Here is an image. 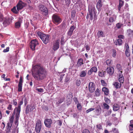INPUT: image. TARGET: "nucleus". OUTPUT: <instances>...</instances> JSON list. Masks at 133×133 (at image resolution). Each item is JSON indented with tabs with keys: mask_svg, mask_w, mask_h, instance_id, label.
<instances>
[{
	"mask_svg": "<svg viewBox=\"0 0 133 133\" xmlns=\"http://www.w3.org/2000/svg\"><path fill=\"white\" fill-rule=\"evenodd\" d=\"M107 73L110 75H112L114 72V68L112 67H109L107 69Z\"/></svg>",
	"mask_w": 133,
	"mask_h": 133,
	"instance_id": "2eb2a0df",
	"label": "nucleus"
},
{
	"mask_svg": "<svg viewBox=\"0 0 133 133\" xmlns=\"http://www.w3.org/2000/svg\"><path fill=\"white\" fill-rule=\"evenodd\" d=\"M119 108V105L117 104H115L113 105V110L114 111H116L118 110Z\"/></svg>",
	"mask_w": 133,
	"mask_h": 133,
	"instance_id": "393cba45",
	"label": "nucleus"
},
{
	"mask_svg": "<svg viewBox=\"0 0 133 133\" xmlns=\"http://www.w3.org/2000/svg\"><path fill=\"white\" fill-rule=\"evenodd\" d=\"M12 104L15 105H16L17 104V100L16 99H13L12 101Z\"/></svg>",
	"mask_w": 133,
	"mask_h": 133,
	"instance_id": "603ef678",
	"label": "nucleus"
},
{
	"mask_svg": "<svg viewBox=\"0 0 133 133\" xmlns=\"http://www.w3.org/2000/svg\"><path fill=\"white\" fill-rule=\"evenodd\" d=\"M124 2L121 0L119 1V5L118 6V8L119 11H120L121 10V7L123 5Z\"/></svg>",
	"mask_w": 133,
	"mask_h": 133,
	"instance_id": "b1692460",
	"label": "nucleus"
},
{
	"mask_svg": "<svg viewBox=\"0 0 133 133\" xmlns=\"http://www.w3.org/2000/svg\"><path fill=\"white\" fill-rule=\"evenodd\" d=\"M104 100L106 103L108 104H109L110 102V100L107 98H105Z\"/></svg>",
	"mask_w": 133,
	"mask_h": 133,
	"instance_id": "3c124183",
	"label": "nucleus"
},
{
	"mask_svg": "<svg viewBox=\"0 0 133 133\" xmlns=\"http://www.w3.org/2000/svg\"><path fill=\"white\" fill-rule=\"evenodd\" d=\"M102 6V3L101 0H98L96 5V7L98 11H100L101 9V7Z\"/></svg>",
	"mask_w": 133,
	"mask_h": 133,
	"instance_id": "dca6fc26",
	"label": "nucleus"
},
{
	"mask_svg": "<svg viewBox=\"0 0 133 133\" xmlns=\"http://www.w3.org/2000/svg\"><path fill=\"white\" fill-rule=\"evenodd\" d=\"M125 46L126 48V50L125 52V55L127 57H128L130 55L129 47L127 44H125Z\"/></svg>",
	"mask_w": 133,
	"mask_h": 133,
	"instance_id": "6ab92c4d",
	"label": "nucleus"
},
{
	"mask_svg": "<svg viewBox=\"0 0 133 133\" xmlns=\"http://www.w3.org/2000/svg\"><path fill=\"white\" fill-rule=\"evenodd\" d=\"M5 18L4 17L3 15L1 13H0V22H2L3 21Z\"/></svg>",
	"mask_w": 133,
	"mask_h": 133,
	"instance_id": "a19ab883",
	"label": "nucleus"
},
{
	"mask_svg": "<svg viewBox=\"0 0 133 133\" xmlns=\"http://www.w3.org/2000/svg\"><path fill=\"white\" fill-rule=\"evenodd\" d=\"M86 72L85 71H82L81 72L80 76L82 77H85L86 75Z\"/></svg>",
	"mask_w": 133,
	"mask_h": 133,
	"instance_id": "72a5a7b5",
	"label": "nucleus"
},
{
	"mask_svg": "<svg viewBox=\"0 0 133 133\" xmlns=\"http://www.w3.org/2000/svg\"><path fill=\"white\" fill-rule=\"evenodd\" d=\"M95 94L97 96H99L100 95L99 90L97 88L96 89L95 91Z\"/></svg>",
	"mask_w": 133,
	"mask_h": 133,
	"instance_id": "ea45409f",
	"label": "nucleus"
},
{
	"mask_svg": "<svg viewBox=\"0 0 133 133\" xmlns=\"http://www.w3.org/2000/svg\"><path fill=\"white\" fill-rule=\"evenodd\" d=\"M22 84H18V91L20 92L22 91Z\"/></svg>",
	"mask_w": 133,
	"mask_h": 133,
	"instance_id": "e433bc0d",
	"label": "nucleus"
},
{
	"mask_svg": "<svg viewBox=\"0 0 133 133\" xmlns=\"http://www.w3.org/2000/svg\"><path fill=\"white\" fill-rule=\"evenodd\" d=\"M9 47H7L5 49H4L3 51V52H7L9 51Z\"/></svg>",
	"mask_w": 133,
	"mask_h": 133,
	"instance_id": "0e129e2a",
	"label": "nucleus"
},
{
	"mask_svg": "<svg viewBox=\"0 0 133 133\" xmlns=\"http://www.w3.org/2000/svg\"><path fill=\"white\" fill-rule=\"evenodd\" d=\"M21 21H19L15 23V27L16 28H19L20 26Z\"/></svg>",
	"mask_w": 133,
	"mask_h": 133,
	"instance_id": "7c9ffc66",
	"label": "nucleus"
},
{
	"mask_svg": "<svg viewBox=\"0 0 133 133\" xmlns=\"http://www.w3.org/2000/svg\"><path fill=\"white\" fill-rule=\"evenodd\" d=\"M123 25V24L120 23H117L116 25V26L118 29L120 28Z\"/></svg>",
	"mask_w": 133,
	"mask_h": 133,
	"instance_id": "a18cd8bd",
	"label": "nucleus"
},
{
	"mask_svg": "<svg viewBox=\"0 0 133 133\" xmlns=\"http://www.w3.org/2000/svg\"><path fill=\"white\" fill-rule=\"evenodd\" d=\"M12 125L7 124L6 126V133H15V131L14 130L11 129V127Z\"/></svg>",
	"mask_w": 133,
	"mask_h": 133,
	"instance_id": "f8f14e48",
	"label": "nucleus"
},
{
	"mask_svg": "<svg viewBox=\"0 0 133 133\" xmlns=\"http://www.w3.org/2000/svg\"><path fill=\"white\" fill-rule=\"evenodd\" d=\"M101 82L102 85L104 86H106L107 85V84L103 80H101Z\"/></svg>",
	"mask_w": 133,
	"mask_h": 133,
	"instance_id": "09e8293b",
	"label": "nucleus"
},
{
	"mask_svg": "<svg viewBox=\"0 0 133 133\" xmlns=\"http://www.w3.org/2000/svg\"><path fill=\"white\" fill-rule=\"evenodd\" d=\"M44 122L46 127L50 128L52 123V120L51 119H46L44 120Z\"/></svg>",
	"mask_w": 133,
	"mask_h": 133,
	"instance_id": "9d476101",
	"label": "nucleus"
},
{
	"mask_svg": "<svg viewBox=\"0 0 133 133\" xmlns=\"http://www.w3.org/2000/svg\"><path fill=\"white\" fill-rule=\"evenodd\" d=\"M75 16V12L74 11H72L71 12V17L74 18Z\"/></svg>",
	"mask_w": 133,
	"mask_h": 133,
	"instance_id": "6e6d98bb",
	"label": "nucleus"
},
{
	"mask_svg": "<svg viewBox=\"0 0 133 133\" xmlns=\"http://www.w3.org/2000/svg\"><path fill=\"white\" fill-rule=\"evenodd\" d=\"M97 35L98 37H103V32L101 31H99L97 33Z\"/></svg>",
	"mask_w": 133,
	"mask_h": 133,
	"instance_id": "c9c22d12",
	"label": "nucleus"
},
{
	"mask_svg": "<svg viewBox=\"0 0 133 133\" xmlns=\"http://www.w3.org/2000/svg\"><path fill=\"white\" fill-rule=\"evenodd\" d=\"M39 10L42 12V14L45 16H46L48 14V10L47 8L42 5H40L39 6Z\"/></svg>",
	"mask_w": 133,
	"mask_h": 133,
	"instance_id": "423d86ee",
	"label": "nucleus"
},
{
	"mask_svg": "<svg viewBox=\"0 0 133 133\" xmlns=\"http://www.w3.org/2000/svg\"><path fill=\"white\" fill-rule=\"evenodd\" d=\"M106 72L105 71H99L98 72V75L99 76L104 77L105 76Z\"/></svg>",
	"mask_w": 133,
	"mask_h": 133,
	"instance_id": "c85d7f7f",
	"label": "nucleus"
},
{
	"mask_svg": "<svg viewBox=\"0 0 133 133\" xmlns=\"http://www.w3.org/2000/svg\"><path fill=\"white\" fill-rule=\"evenodd\" d=\"M116 55V51L114 49L112 50V55L113 57H115Z\"/></svg>",
	"mask_w": 133,
	"mask_h": 133,
	"instance_id": "37998d69",
	"label": "nucleus"
},
{
	"mask_svg": "<svg viewBox=\"0 0 133 133\" xmlns=\"http://www.w3.org/2000/svg\"><path fill=\"white\" fill-rule=\"evenodd\" d=\"M97 127L98 129L99 130H101L102 129V127L100 124H98L97 125Z\"/></svg>",
	"mask_w": 133,
	"mask_h": 133,
	"instance_id": "864d4df0",
	"label": "nucleus"
},
{
	"mask_svg": "<svg viewBox=\"0 0 133 133\" xmlns=\"http://www.w3.org/2000/svg\"><path fill=\"white\" fill-rule=\"evenodd\" d=\"M121 83H120L119 84V83L117 82H115L114 83V85L116 89L119 88L121 87Z\"/></svg>",
	"mask_w": 133,
	"mask_h": 133,
	"instance_id": "cd10ccee",
	"label": "nucleus"
},
{
	"mask_svg": "<svg viewBox=\"0 0 133 133\" xmlns=\"http://www.w3.org/2000/svg\"><path fill=\"white\" fill-rule=\"evenodd\" d=\"M93 71H92L91 69H90V70H89L88 72V74L89 75H91L92 72H93Z\"/></svg>",
	"mask_w": 133,
	"mask_h": 133,
	"instance_id": "69168bd1",
	"label": "nucleus"
},
{
	"mask_svg": "<svg viewBox=\"0 0 133 133\" xmlns=\"http://www.w3.org/2000/svg\"><path fill=\"white\" fill-rule=\"evenodd\" d=\"M89 90L90 92H94L95 89V84L92 82H89L88 85Z\"/></svg>",
	"mask_w": 133,
	"mask_h": 133,
	"instance_id": "1a4fd4ad",
	"label": "nucleus"
},
{
	"mask_svg": "<svg viewBox=\"0 0 133 133\" xmlns=\"http://www.w3.org/2000/svg\"><path fill=\"white\" fill-rule=\"evenodd\" d=\"M12 108V105L11 104L9 105L8 107H7V109L10 110H11Z\"/></svg>",
	"mask_w": 133,
	"mask_h": 133,
	"instance_id": "774afa93",
	"label": "nucleus"
},
{
	"mask_svg": "<svg viewBox=\"0 0 133 133\" xmlns=\"http://www.w3.org/2000/svg\"><path fill=\"white\" fill-rule=\"evenodd\" d=\"M95 7L94 5L89 6V12L92 13H94V15L95 14L96 12L95 11Z\"/></svg>",
	"mask_w": 133,
	"mask_h": 133,
	"instance_id": "f3484780",
	"label": "nucleus"
},
{
	"mask_svg": "<svg viewBox=\"0 0 133 133\" xmlns=\"http://www.w3.org/2000/svg\"><path fill=\"white\" fill-rule=\"evenodd\" d=\"M22 101L18 103V105L17 107H16L15 109H16V113L15 115V124L17 125L18 124V121L19 117V114L21 111V105L23 104Z\"/></svg>",
	"mask_w": 133,
	"mask_h": 133,
	"instance_id": "7ed1b4c3",
	"label": "nucleus"
},
{
	"mask_svg": "<svg viewBox=\"0 0 133 133\" xmlns=\"http://www.w3.org/2000/svg\"><path fill=\"white\" fill-rule=\"evenodd\" d=\"M76 28V26L74 25L71 26L70 27L68 32V37L69 38L71 36L74 30Z\"/></svg>",
	"mask_w": 133,
	"mask_h": 133,
	"instance_id": "9b49d317",
	"label": "nucleus"
},
{
	"mask_svg": "<svg viewBox=\"0 0 133 133\" xmlns=\"http://www.w3.org/2000/svg\"><path fill=\"white\" fill-rule=\"evenodd\" d=\"M127 32L128 35L130 36H131L133 35V31L130 29H129L127 30Z\"/></svg>",
	"mask_w": 133,
	"mask_h": 133,
	"instance_id": "473e14b6",
	"label": "nucleus"
},
{
	"mask_svg": "<svg viewBox=\"0 0 133 133\" xmlns=\"http://www.w3.org/2000/svg\"><path fill=\"white\" fill-rule=\"evenodd\" d=\"M116 68L118 71H120L119 74H121L122 73V69L121 66L119 64H117L116 65Z\"/></svg>",
	"mask_w": 133,
	"mask_h": 133,
	"instance_id": "bb28decb",
	"label": "nucleus"
},
{
	"mask_svg": "<svg viewBox=\"0 0 133 133\" xmlns=\"http://www.w3.org/2000/svg\"><path fill=\"white\" fill-rule=\"evenodd\" d=\"M12 11L14 13L17 14L18 13V11L16 9V6L14 7L12 9H11Z\"/></svg>",
	"mask_w": 133,
	"mask_h": 133,
	"instance_id": "f704fd0d",
	"label": "nucleus"
},
{
	"mask_svg": "<svg viewBox=\"0 0 133 133\" xmlns=\"http://www.w3.org/2000/svg\"><path fill=\"white\" fill-rule=\"evenodd\" d=\"M65 2L66 5L68 6L70 3V0H66Z\"/></svg>",
	"mask_w": 133,
	"mask_h": 133,
	"instance_id": "13d9d810",
	"label": "nucleus"
},
{
	"mask_svg": "<svg viewBox=\"0 0 133 133\" xmlns=\"http://www.w3.org/2000/svg\"><path fill=\"white\" fill-rule=\"evenodd\" d=\"M129 129L130 130H133V124H130L129 126Z\"/></svg>",
	"mask_w": 133,
	"mask_h": 133,
	"instance_id": "5fc2aeb1",
	"label": "nucleus"
},
{
	"mask_svg": "<svg viewBox=\"0 0 133 133\" xmlns=\"http://www.w3.org/2000/svg\"><path fill=\"white\" fill-rule=\"evenodd\" d=\"M35 108V106L33 105L32 106H30L28 105L26 108V112H28L29 111H32Z\"/></svg>",
	"mask_w": 133,
	"mask_h": 133,
	"instance_id": "a211bd4d",
	"label": "nucleus"
},
{
	"mask_svg": "<svg viewBox=\"0 0 133 133\" xmlns=\"http://www.w3.org/2000/svg\"><path fill=\"white\" fill-rule=\"evenodd\" d=\"M23 80H22V77H20L19 78V81L18 84H22L23 82Z\"/></svg>",
	"mask_w": 133,
	"mask_h": 133,
	"instance_id": "052dcab7",
	"label": "nucleus"
},
{
	"mask_svg": "<svg viewBox=\"0 0 133 133\" xmlns=\"http://www.w3.org/2000/svg\"><path fill=\"white\" fill-rule=\"evenodd\" d=\"M53 22L55 24H58L62 21L61 18L57 14H54L52 17Z\"/></svg>",
	"mask_w": 133,
	"mask_h": 133,
	"instance_id": "20e7f679",
	"label": "nucleus"
},
{
	"mask_svg": "<svg viewBox=\"0 0 133 133\" xmlns=\"http://www.w3.org/2000/svg\"><path fill=\"white\" fill-rule=\"evenodd\" d=\"M81 81L80 80H77L76 81V84L77 86H79L81 84Z\"/></svg>",
	"mask_w": 133,
	"mask_h": 133,
	"instance_id": "8fccbe9b",
	"label": "nucleus"
},
{
	"mask_svg": "<svg viewBox=\"0 0 133 133\" xmlns=\"http://www.w3.org/2000/svg\"><path fill=\"white\" fill-rule=\"evenodd\" d=\"M47 74L46 69L40 65H37L32 67V74L35 80H42L46 77Z\"/></svg>",
	"mask_w": 133,
	"mask_h": 133,
	"instance_id": "f257e3e1",
	"label": "nucleus"
},
{
	"mask_svg": "<svg viewBox=\"0 0 133 133\" xmlns=\"http://www.w3.org/2000/svg\"><path fill=\"white\" fill-rule=\"evenodd\" d=\"M26 5V4L23 2L22 1H20L16 5L17 9L18 11L23 8Z\"/></svg>",
	"mask_w": 133,
	"mask_h": 133,
	"instance_id": "6e6552de",
	"label": "nucleus"
},
{
	"mask_svg": "<svg viewBox=\"0 0 133 133\" xmlns=\"http://www.w3.org/2000/svg\"><path fill=\"white\" fill-rule=\"evenodd\" d=\"M64 37H62L61 41V43L62 44H63L64 43Z\"/></svg>",
	"mask_w": 133,
	"mask_h": 133,
	"instance_id": "e2e57ef3",
	"label": "nucleus"
},
{
	"mask_svg": "<svg viewBox=\"0 0 133 133\" xmlns=\"http://www.w3.org/2000/svg\"><path fill=\"white\" fill-rule=\"evenodd\" d=\"M3 21V24L5 26H6L10 23L11 20L9 18H5Z\"/></svg>",
	"mask_w": 133,
	"mask_h": 133,
	"instance_id": "4468645a",
	"label": "nucleus"
},
{
	"mask_svg": "<svg viewBox=\"0 0 133 133\" xmlns=\"http://www.w3.org/2000/svg\"><path fill=\"white\" fill-rule=\"evenodd\" d=\"M77 107L79 110H81L82 107L81 104L79 103L77 105Z\"/></svg>",
	"mask_w": 133,
	"mask_h": 133,
	"instance_id": "de8ad7c7",
	"label": "nucleus"
},
{
	"mask_svg": "<svg viewBox=\"0 0 133 133\" xmlns=\"http://www.w3.org/2000/svg\"><path fill=\"white\" fill-rule=\"evenodd\" d=\"M111 61L110 59H108L106 62V63L107 65L110 66L111 64Z\"/></svg>",
	"mask_w": 133,
	"mask_h": 133,
	"instance_id": "c03bdc74",
	"label": "nucleus"
},
{
	"mask_svg": "<svg viewBox=\"0 0 133 133\" xmlns=\"http://www.w3.org/2000/svg\"><path fill=\"white\" fill-rule=\"evenodd\" d=\"M119 78H118V80L119 82L121 83H123V82L124 81V78L123 77V76L122 74H119Z\"/></svg>",
	"mask_w": 133,
	"mask_h": 133,
	"instance_id": "a878e982",
	"label": "nucleus"
},
{
	"mask_svg": "<svg viewBox=\"0 0 133 133\" xmlns=\"http://www.w3.org/2000/svg\"><path fill=\"white\" fill-rule=\"evenodd\" d=\"M14 119V117L13 116H11L10 118L9 121L8 123L12 125Z\"/></svg>",
	"mask_w": 133,
	"mask_h": 133,
	"instance_id": "2f4dec72",
	"label": "nucleus"
},
{
	"mask_svg": "<svg viewBox=\"0 0 133 133\" xmlns=\"http://www.w3.org/2000/svg\"><path fill=\"white\" fill-rule=\"evenodd\" d=\"M103 106L104 107V108L107 109H108L109 108V105L106 103H104L103 104Z\"/></svg>",
	"mask_w": 133,
	"mask_h": 133,
	"instance_id": "79ce46f5",
	"label": "nucleus"
},
{
	"mask_svg": "<svg viewBox=\"0 0 133 133\" xmlns=\"http://www.w3.org/2000/svg\"><path fill=\"white\" fill-rule=\"evenodd\" d=\"M116 19L115 16L111 17L109 19V22L110 23H112L115 21Z\"/></svg>",
	"mask_w": 133,
	"mask_h": 133,
	"instance_id": "c756f323",
	"label": "nucleus"
},
{
	"mask_svg": "<svg viewBox=\"0 0 133 133\" xmlns=\"http://www.w3.org/2000/svg\"><path fill=\"white\" fill-rule=\"evenodd\" d=\"M37 35L45 44H46L49 41L51 37L49 35H46L40 31H37Z\"/></svg>",
	"mask_w": 133,
	"mask_h": 133,
	"instance_id": "f03ea898",
	"label": "nucleus"
},
{
	"mask_svg": "<svg viewBox=\"0 0 133 133\" xmlns=\"http://www.w3.org/2000/svg\"><path fill=\"white\" fill-rule=\"evenodd\" d=\"M94 109H95V108H90L88 109V110H87L86 111V112L87 113H88L89 112H91V111H92L94 110Z\"/></svg>",
	"mask_w": 133,
	"mask_h": 133,
	"instance_id": "49530a36",
	"label": "nucleus"
},
{
	"mask_svg": "<svg viewBox=\"0 0 133 133\" xmlns=\"http://www.w3.org/2000/svg\"><path fill=\"white\" fill-rule=\"evenodd\" d=\"M91 69L92 71L95 73L96 72L97 70V67L95 66L92 67Z\"/></svg>",
	"mask_w": 133,
	"mask_h": 133,
	"instance_id": "58836bf2",
	"label": "nucleus"
},
{
	"mask_svg": "<svg viewBox=\"0 0 133 133\" xmlns=\"http://www.w3.org/2000/svg\"><path fill=\"white\" fill-rule=\"evenodd\" d=\"M83 60L82 58H80L78 60L77 65L78 66H81L83 64Z\"/></svg>",
	"mask_w": 133,
	"mask_h": 133,
	"instance_id": "4be33fe9",
	"label": "nucleus"
},
{
	"mask_svg": "<svg viewBox=\"0 0 133 133\" xmlns=\"http://www.w3.org/2000/svg\"><path fill=\"white\" fill-rule=\"evenodd\" d=\"M64 99V97L61 98L58 101V102H57L56 103L58 104H60L62 102Z\"/></svg>",
	"mask_w": 133,
	"mask_h": 133,
	"instance_id": "4c0bfd02",
	"label": "nucleus"
},
{
	"mask_svg": "<svg viewBox=\"0 0 133 133\" xmlns=\"http://www.w3.org/2000/svg\"><path fill=\"white\" fill-rule=\"evenodd\" d=\"M36 90L39 92H43V90L42 88H37Z\"/></svg>",
	"mask_w": 133,
	"mask_h": 133,
	"instance_id": "bf43d9fd",
	"label": "nucleus"
},
{
	"mask_svg": "<svg viewBox=\"0 0 133 133\" xmlns=\"http://www.w3.org/2000/svg\"><path fill=\"white\" fill-rule=\"evenodd\" d=\"M42 126L41 121L38 120L36 123L35 127V131L36 133H39L41 131Z\"/></svg>",
	"mask_w": 133,
	"mask_h": 133,
	"instance_id": "39448f33",
	"label": "nucleus"
},
{
	"mask_svg": "<svg viewBox=\"0 0 133 133\" xmlns=\"http://www.w3.org/2000/svg\"><path fill=\"white\" fill-rule=\"evenodd\" d=\"M89 131L87 129H84L82 132V133H90Z\"/></svg>",
	"mask_w": 133,
	"mask_h": 133,
	"instance_id": "680f3d73",
	"label": "nucleus"
},
{
	"mask_svg": "<svg viewBox=\"0 0 133 133\" xmlns=\"http://www.w3.org/2000/svg\"><path fill=\"white\" fill-rule=\"evenodd\" d=\"M86 18L87 19H88L89 18L90 20H92L93 19V14H92V13L89 12L87 14Z\"/></svg>",
	"mask_w": 133,
	"mask_h": 133,
	"instance_id": "5701e85b",
	"label": "nucleus"
},
{
	"mask_svg": "<svg viewBox=\"0 0 133 133\" xmlns=\"http://www.w3.org/2000/svg\"><path fill=\"white\" fill-rule=\"evenodd\" d=\"M59 41L58 40H56L54 43L52 48V49L54 50H56L59 48Z\"/></svg>",
	"mask_w": 133,
	"mask_h": 133,
	"instance_id": "ddd939ff",
	"label": "nucleus"
},
{
	"mask_svg": "<svg viewBox=\"0 0 133 133\" xmlns=\"http://www.w3.org/2000/svg\"><path fill=\"white\" fill-rule=\"evenodd\" d=\"M123 42V41L122 39H118L117 41H115V43L116 45H120L122 44Z\"/></svg>",
	"mask_w": 133,
	"mask_h": 133,
	"instance_id": "aec40b11",
	"label": "nucleus"
},
{
	"mask_svg": "<svg viewBox=\"0 0 133 133\" xmlns=\"http://www.w3.org/2000/svg\"><path fill=\"white\" fill-rule=\"evenodd\" d=\"M85 47L86 48V50L87 52H88L90 50V47L88 45H87L85 46Z\"/></svg>",
	"mask_w": 133,
	"mask_h": 133,
	"instance_id": "4d7b16f0",
	"label": "nucleus"
},
{
	"mask_svg": "<svg viewBox=\"0 0 133 133\" xmlns=\"http://www.w3.org/2000/svg\"><path fill=\"white\" fill-rule=\"evenodd\" d=\"M57 123L58 125L61 126L62 125V122L61 120H58L57 121Z\"/></svg>",
	"mask_w": 133,
	"mask_h": 133,
	"instance_id": "338daca9",
	"label": "nucleus"
},
{
	"mask_svg": "<svg viewBox=\"0 0 133 133\" xmlns=\"http://www.w3.org/2000/svg\"><path fill=\"white\" fill-rule=\"evenodd\" d=\"M102 91L104 92L105 95H108L109 93V90L108 88L105 87H104L102 88Z\"/></svg>",
	"mask_w": 133,
	"mask_h": 133,
	"instance_id": "412c9836",
	"label": "nucleus"
},
{
	"mask_svg": "<svg viewBox=\"0 0 133 133\" xmlns=\"http://www.w3.org/2000/svg\"><path fill=\"white\" fill-rule=\"evenodd\" d=\"M38 44L37 41L35 39L32 40L30 43V45L31 49L32 50H35L36 46Z\"/></svg>",
	"mask_w": 133,
	"mask_h": 133,
	"instance_id": "0eeeda50",
	"label": "nucleus"
}]
</instances>
